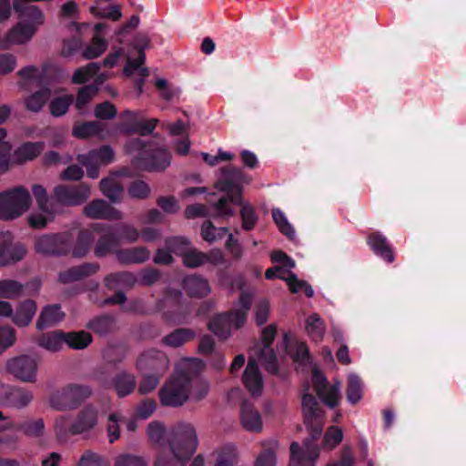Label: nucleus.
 Returning <instances> with one entry per match:
<instances>
[{"label":"nucleus","mask_w":466,"mask_h":466,"mask_svg":"<svg viewBox=\"0 0 466 466\" xmlns=\"http://www.w3.org/2000/svg\"><path fill=\"white\" fill-rule=\"evenodd\" d=\"M203 370V368L198 370L195 374L192 372V370H187V378H188V390H189V399L194 401L202 400L207 397L209 391V382L201 377H198V373Z\"/></svg>","instance_id":"c85d7f7f"},{"label":"nucleus","mask_w":466,"mask_h":466,"mask_svg":"<svg viewBox=\"0 0 466 466\" xmlns=\"http://www.w3.org/2000/svg\"><path fill=\"white\" fill-rule=\"evenodd\" d=\"M97 423V410L91 406H87L77 414L76 418L73 420L71 429L73 434L86 435L96 427Z\"/></svg>","instance_id":"b1692460"},{"label":"nucleus","mask_w":466,"mask_h":466,"mask_svg":"<svg viewBox=\"0 0 466 466\" xmlns=\"http://www.w3.org/2000/svg\"><path fill=\"white\" fill-rule=\"evenodd\" d=\"M92 393L86 385L70 384L56 391L50 398V404L56 410L74 409Z\"/></svg>","instance_id":"9b49d317"},{"label":"nucleus","mask_w":466,"mask_h":466,"mask_svg":"<svg viewBox=\"0 0 466 466\" xmlns=\"http://www.w3.org/2000/svg\"><path fill=\"white\" fill-rule=\"evenodd\" d=\"M137 368L140 370L166 371L169 368V360L165 353L155 350H147L139 356Z\"/></svg>","instance_id":"393cba45"},{"label":"nucleus","mask_w":466,"mask_h":466,"mask_svg":"<svg viewBox=\"0 0 466 466\" xmlns=\"http://www.w3.org/2000/svg\"><path fill=\"white\" fill-rule=\"evenodd\" d=\"M24 285L15 279L0 280V299H14L23 294Z\"/></svg>","instance_id":"49530a36"},{"label":"nucleus","mask_w":466,"mask_h":466,"mask_svg":"<svg viewBox=\"0 0 466 466\" xmlns=\"http://www.w3.org/2000/svg\"><path fill=\"white\" fill-rule=\"evenodd\" d=\"M301 402L310 439L306 440L301 447L298 442L291 443L289 466H315L319 456V448L315 441L322 432L324 412L313 395L309 392L303 394Z\"/></svg>","instance_id":"f257e3e1"},{"label":"nucleus","mask_w":466,"mask_h":466,"mask_svg":"<svg viewBox=\"0 0 466 466\" xmlns=\"http://www.w3.org/2000/svg\"><path fill=\"white\" fill-rule=\"evenodd\" d=\"M93 239L91 232L87 230L81 231L73 248V256L76 258L84 257L88 252Z\"/></svg>","instance_id":"bf43d9fd"},{"label":"nucleus","mask_w":466,"mask_h":466,"mask_svg":"<svg viewBox=\"0 0 466 466\" xmlns=\"http://www.w3.org/2000/svg\"><path fill=\"white\" fill-rule=\"evenodd\" d=\"M149 40L146 35H138L137 38L136 48L139 52V56L137 59H128L127 66L124 68V74L130 76L135 71H137L140 78L137 80V86L138 92H142V86L145 78L147 76V69L142 67V64L145 61L144 49L148 46Z\"/></svg>","instance_id":"6ab92c4d"},{"label":"nucleus","mask_w":466,"mask_h":466,"mask_svg":"<svg viewBox=\"0 0 466 466\" xmlns=\"http://www.w3.org/2000/svg\"><path fill=\"white\" fill-rule=\"evenodd\" d=\"M26 253L25 245L16 241L11 232L0 234V268L17 263L25 257Z\"/></svg>","instance_id":"ddd939ff"},{"label":"nucleus","mask_w":466,"mask_h":466,"mask_svg":"<svg viewBox=\"0 0 466 466\" xmlns=\"http://www.w3.org/2000/svg\"><path fill=\"white\" fill-rule=\"evenodd\" d=\"M125 151L131 157L132 165L145 171H161L170 165V155L155 142H146L142 138L129 139Z\"/></svg>","instance_id":"7ed1b4c3"},{"label":"nucleus","mask_w":466,"mask_h":466,"mask_svg":"<svg viewBox=\"0 0 466 466\" xmlns=\"http://www.w3.org/2000/svg\"><path fill=\"white\" fill-rule=\"evenodd\" d=\"M279 268H282V271H279L278 278L287 282L292 293L304 289L307 297H313V289L305 281L298 279L297 276L290 271L291 268L284 266H279Z\"/></svg>","instance_id":"4c0bfd02"},{"label":"nucleus","mask_w":466,"mask_h":466,"mask_svg":"<svg viewBox=\"0 0 466 466\" xmlns=\"http://www.w3.org/2000/svg\"><path fill=\"white\" fill-rule=\"evenodd\" d=\"M155 85L158 89L161 97L167 101L174 100L178 97L180 94V89L177 86L167 85L164 78L156 79Z\"/></svg>","instance_id":"338daca9"},{"label":"nucleus","mask_w":466,"mask_h":466,"mask_svg":"<svg viewBox=\"0 0 466 466\" xmlns=\"http://www.w3.org/2000/svg\"><path fill=\"white\" fill-rule=\"evenodd\" d=\"M183 288L190 297L194 298H201L210 292L208 280L196 275L186 277L183 280Z\"/></svg>","instance_id":"e433bc0d"},{"label":"nucleus","mask_w":466,"mask_h":466,"mask_svg":"<svg viewBox=\"0 0 466 466\" xmlns=\"http://www.w3.org/2000/svg\"><path fill=\"white\" fill-rule=\"evenodd\" d=\"M369 245L370 248L378 256L381 257L388 262H392L394 259L391 249L387 244L386 238L380 233H373L369 238Z\"/></svg>","instance_id":"79ce46f5"},{"label":"nucleus","mask_w":466,"mask_h":466,"mask_svg":"<svg viewBox=\"0 0 466 466\" xmlns=\"http://www.w3.org/2000/svg\"><path fill=\"white\" fill-rule=\"evenodd\" d=\"M105 281L109 289H116L132 285L134 277L128 272H118L108 275Z\"/></svg>","instance_id":"4d7b16f0"},{"label":"nucleus","mask_w":466,"mask_h":466,"mask_svg":"<svg viewBox=\"0 0 466 466\" xmlns=\"http://www.w3.org/2000/svg\"><path fill=\"white\" fill-rule=\"evenodd\" d=\"M90 13L96 17L106 18L112 21H118L122 16L120 6L117 5H108L104 8L91 6Z\"/></svg>","instance_id":"6e6d98bb"},{"label":"nucleus","mask_w":466,"mask_h":466,"mask_svg":"<svg viewBox=\"0 0 466 466\" xmlns=\"http://www.w3.org/2000/svg\"><path fill=\"white\" fill-rule=\"evenodd\" d=\"M102 193L113 202L120 200L123 187L116 176L103 178L100 182Z\"/></svg>","instance_id":"37998d69"},{"label":"nucleus","mask_w":466,"mask_h":466,"mask_svg":"<svg viewBox=\"0 0 466 466\" xmlns=\"http://www.w3.org/2000/svg\"><path fill=\"white\" fill-rule=\"evenodd\" d=\"M212 466H233L238 458L237 448L233 444H225L211 453Z\"/></svg>","instance_id":"c9c22d12"},{"label":"nucleus","mask_w":466,"mask_h":466,"mask_svg":"<svg viewBox=\"0 0 466 466\" xmlns=\"http://www.w3.org/2000/svg\"><path fill=\"white\" fill-rule=\"evenodd\" d=\"M256 357L249 355L242 380L246 389L253 396H259L263 390V379L258 367Z\"/></svg>","instance_id":"5701e85b"},{"label":"nucleus","mask_w":466,"mask_h":466,"mask_svg":"<svg viewBox=\"0 0 466 466\" xmlns=\"http://www.w3.org/2000/svg\"><path fill=\"white\" fill-rule=\"evenodd\" d=\"M18 75L20 76L18 85L21 88L29 90L32 87H40L39 90L25 98V106L31 112L37 113L41 111L50 96V90L43 86L44 71L30 66L21 69Z\"/></svg>","instance_id":"6e6552de"},{"label":"nucleus","mask_w":466,"mask_h":466,"mask_svg":"<svg viewBox=\"0 0 466 466\" xmlns=\"http://www.w3.org/2000/svg\"><path fill=\"white\" fill-rule=\"evenodd\" d=\"M114 466H147V463L141 456L122 453L116 458Z\"/></svg>","instance_id":"774afa93"},{"label":"nucleus","mask_w":466,"mask_h":466,"mask_svg":"<svg viewBox=\"0 0 466 466\" xmlns=\"http://www.w3.org/2000/svg\"><path fill=\"white\" fill-rule=\"evenodd\" d=\"M73 420L68 416H59L55 420L54 430L59 440H66L68 436L74 435L72 431Z\"/></svg>","instance_id":"13d9d810"},{"label":"nucleus","mask_w":466,"mask_h":466,"mask_svg":"<svg viewBox=\"0 0 466 466\" xmlns=\"http://www.w3.org/2000/svg\"><path fill=\"white\" fill-rule=\"evenodd\" d=\"M67 236L65 234L43 235L35 241V250L46 255L60 254L67 249Z\"/></svg>","instance_id":"412c9836"},{"label":"nucleus","mask_w":466,"mask_h":466,"mask_svg":"<svg viewBox=\"0 0 466 466\" xmlns=\"http://www.w3.org/2000/svg\"><path fill=\"white\" fill-rule=\"evenodd\" d=\"M248 183L249 178L239 168L231 167L221 171V177L216 183V187L223 192L232 191L235 187L238 189V196H231L230 199L233 204L241 206L240 218L243 229L251 230L257 224L258 216L252 205L242 201V187L243 184Z\"/></svg>","instance_id":"0eeeda50"},{"label":"nucleus","mask_w":466,"mask_h":466,"mask_svg":"<svg viewBox=\"0 0 466 466\" xmlns=\"http://www.w3.org/2000/svg\"><path fill=\"white\" fill-rule=\"evenodd\" d=\"M236 283L240 289V296L231 312L215 316L208 322L209 329L219 337L227 338L231 329H238L245 324L255 295L253 289L243 288L241 279H238Z\"/></svg>","instance_id":"423d86ee"},{"label":"nucleus","mask_w":466,"mask_h":466,"mask_svg":"<svg viewBox=\"0 0 466 466\" xmlns=\"http://www.w3.org/2000/svg\"><path fill=\"white\" fill-rule=\"evenodd\" d=\"M277 334V325L270 324L261 331L260 340L250 348L249 355L256 357L258 360L271 373L278 371L277 356L271 348Z\"/></svg>","instance_id":"9d476101"},{"label":"nucleus","mask_w":466,"mask_h":466,"mask_svg":"<svg viewBox=\"0 0 466 466\" xmlns=\"http://www.w3.org/2000/svg\"><path fill=\"white\" fill-rule=\"evenodd\" d=\"M363 383L360 378L350 373L348 376L347 400L351 404L358 403L362 398Z\"/></svg>","instance_id":"de8ad7c7"},{"label":"nucleus","mask_w":466,"mask_h":466,"mask_svg":"<svg viewBox=\"0 0 466 466\" xmlns=\"http://www.w3.org/2000/svg\"><path fill=\"white\" fill-rule=\"evenodd\" d=\"M107 47V42L100 35H94L91 43L84 50L83 56L86 59H93L101 56Z\"/></svg>","instance_id":"5fc2aeb1"},{"label":"nucleus","mask_w":466,"mask_h":466,"mask_svg":"<svg viewBox=\"0 0 466 466\" xmlns=\"http://www.w3.org/2000/svg\"><path fill=\"white\" fill-rule=\"evenodd\" d=\"M305 329L314 341H321L326 328L323 319L318 314L313 313L307 318Z\"/></svg>","instance_id":"c03bdc74"},{"label":"nucleus","mask_w":466,"mask_h":466,"mask_svg":"<svg viewBox=\"0 0 466 466\" xmlns=\"http://www.w3.org/2000/svg\"><path fill=\"white\" fill-rule=\"evenodd\" d=\"M262 451L254 461V466H277V453L279 451V443L275 439H269L261 442Z\"/></svg>","instance_id":"7c9ffc66"},{"label":"nucleus","mask_w":466,"mask_h":466,"mask_svg":"<svg viewBox=\"0 0 466 466\" xmlns=\"http://www.w3.org/2000/svg\"><path fill=\"white\" fill-rule=\"evenodd\" d=\"M117 233V237L116 238L118 240L134 243L137 242L140 238V232L138 229L131 225V224H121L118 225L116 228Z\"/></svg>","instance_id":"052dcab7"},{"label":"nucleus","mask_w":466,"mask_h":466,"mask_svg":"<svg viewBox=\"0 0 466 466\" xmlns=\"http://www.w3.org/2000/svg\"><path fill=\"white\" fill-rule=\"evenodd\" d=\"M56 200L64 205L75 206L84 203L91 194L90 187L80 184L76 187L56 186L54 189Z\"/></svg>","instance_id":"a211bd4d"},{"label":"nucleus","mask_w":466,"mask_h":466,"mask_svg":"<svg viewBox=\"0 0 466 466\" xmlns=\"http://www.w3.org/2000/svg\"><path fill=\"white\" fill-rule=\"evenodd\" d=\"M343 438L344 433L339 427L330 426L323 435L322 446L326 450H333L342 441Z\"/></svg>","instance_id":"3c124183"},{"label":"nucleus","mask_w":466,"mask_h":466,"mask_svg":"<svg viewBox=\"0 0 466 466\" xmlns=\"http://www.w3.org/2000/svg\"><path fill=\"white\" fill-rule=\"evenodd\" d=\"M283 350L290 356L298 366H304L309 362V350L307 345L295 339L289 333L283 334V339L279 346V350Z\"/></svg>","instance_id":"aec40b11"},{"label":"nucleus","mask_w":466,"mask_h":466,"mask_svg":"<svg viewBox=\"0 0 466 466\" xmlns=\"http://www.w3.org/2000/svg\"><path fill=\"white\" fill-rule=\"evenodd\" d=\"M55 218V211L52 206L37 207L27 217L28 225L35 229H42L47 226Z\"/></svg>","instance_id":"58836bf2"},{"label":"nucleus","mask_w":466,"mask_h":466,"mask_svg":"<svg viewBox=\"0 0 466 466\" xmlns=\"http://www.w3.org/2000/svg\"><path fill=\"white\" fill-rule=\"evenodd\" d=\"M227 233L228 228H216L210 221H205L202 225L201 236L208 243L223 238Z\"/></svg>","instance_id":"864d4df0"},{"label":"nucleus","mask_w":466,"mask_h":466,"mask_svg":"<svg viewBox=\"0 0 466 466\" xmlns=\"http://www.w3.org/2000/svg\"><path fill=\"white\" fill-rule=\"evenodd\" d=\"M98 269L99 265L96 263H85L81 266L74 267L61 272L58 276V279L64 284L70 283L91 276L96 273Z\"/></svg>","instance_id":"2f4dec72"},{"label":"nucleus","mask_w":466,"mask_h":466,"mask_svg":"<svg viewBox=\"0 0 466 466\" xmlns=\"http://www.w3.org/2000/svg\"><path fill=\"white\" fill-rule=\"evenodd\" d=\"M204 368L199 359H184L176 366V372L160 390V400L165 406L177 407L183 405L189 399L188 378L187 370H192L195 374Z\"/></svg>","instance_id":"39448f33"},{"label":"nucleus","mask_w":466,"mask_h":466,"mask_svg":"<svg viewBox=\"0 0 466 466\" xmlns=\"http://www.w3.org/2000/svg\"><path fill=\"white\" fill-rule=\"evenodd\" d=\"M92 341V337L88 332L77 331L65 334V343L75 350H83Z\"/></svg>","instance_id":"8fccbe9b"},{"label":"nucleus","mask_w":466,"mask_h":466,"mask_svg":"<svg viewBox=\"0 0 466 466\" xmlns=\"http://www.w3.org/2000/svg\"><path fill=\"white\" fill-rule=\"evenodd\" d=\"M121 413L113 412L109 414L106 422V433L110 443L115 442L120 437L119 422L122 420Z\"/></svg>","instance_id":"680f3d73"},{"label":"nucleus","mask_w":466,"mask_h":466,"mask_svg":"<svg viewBox=\"0 0 466 466\" xmlns=\"http://www.w3.org/2000/svg\"><path fill=\"white\" fill-rule=\"evenodd\" d=\"M73 136L76 138H87L98 136L101 139L108 138L111 134L106 125L98 121H90L76 124L73 127Z\"/></svg>","instance_id":"bb28decb"},{"label":"nucleus","mask_w":466,"mask_h":466,"mask_svg":"<svg viewBox=\"0 0 466 466\" xmlns=\"http://www.w3.org/2000/svg\"><path fill=\"white\" fill-rule=\"evenodd\" d=\"M115 153L111 147L104 146L87 154L77 156V160L86 167L87 176L96 178L100 167L107 165L114 160Z\"/></svg>","instance_id":"2eb2a0df"},{"label":"nucleus","mask_w":466,"mask_h":466,"mask_svg":"<svg viewBox=\"0 0 466 466\" xmlns=\"http://www.w3.org/2000/svg\"><path fill=\"white\" fill-rule=\"evenodd\" d=\"M106 79L105 74L99 73L97 63H91L86 66L76 69L73 75L72 81L75 84H83L94 80L95 86H100Z\"/></svg>","instance_id":"c756f323"},{"label":"nucleus","mask_w":466,"mask_h":466,"mask_svg":"<svg viewBox=\"0 0 466 466\" xmlns=\"http://www.w3.org/2000/svg\"><path fill=\"white\" fill-rule=\"evenodd\" d=\"M227 197L221 198L214 206V216L221 218H229L234 216L235 211L229 207L228 202H231V196H238V189L235 187L232 191L226 192Z\"/></svg>","instance_id":"09e8293b"},{"label":"nucleus","mask_w":466,"mask_h":466,"mask_svg":"<svg viewBox=\"0 0 466 466\" xmlns=\"http://www.w3.org/2000/svg\"><path fill=\"white\" fill-rule=\"evenodd\" d=\"M312 385L320 400L329 408L336 407L340 400L339 383L330 385L324 374L316 367L312 370Z\"/></svg>","instance_id":"4468645a"},{"label":"nucleus","mask_w":466,"mask_h":466,"mask_svg":"<svg viewBox=\"0 0 466 466\" xmlns=\"http://www.w3.org/2000/svg\"><path fill=\"white\" fill-rule=\"evenodd\" d=\"M198 446V438L193 424L181 421L171 431L168 449L157 456V466H184Z\"/></svg>","instance_id":"f03ea898"},{"label":"nucleus","mask_w":466,"mask_h":466,"mask_svg":"<svg viewBox=\"0 0 466 466\" xmlns=\"http://www.w3.org/2000/svg\"><path fill=\"white\" fill-rule=\"evenodd\" d=\"M29 190L19 186L0 193V219L13 220L24 215L31 207Z\"/></svg>","instance_id":"1a4fd4ad"},{"label":"nucleus","mask_w":466,"mask_h":466,"mask_svg":"<svg viewBox=\"0 0 466 466\" xmlns=\"http://www.w3.org/2000/svg\"><path fill=\"white\" fill-rule=\"evenodd\" d=\"M240 423L246 431L250 432H259L263 428L260 413L248 404H244L241 408Z\"/></svg>","instance_id":"473e14b6"},{"label":"nucleus","mask_w":466,"mask_h":466,"mask_svg":"<svg viewBox=\"0 0 466 466\" xmlns=\"http://www.w3.org/2000/svg\"><path fill=\"white\" fill-rule=\"evenodd\" d=\"M167 244L174 254L182 258L185 266L197 268L205 264V253L188 247V241L183 237H174L167 239Z\"/></svg>","instance_id":"f3484780"},{"label":"nucleus","mask_w":466,"mask_h":466,"mask_svg":"<svg viewBox=\"0 0 466 466\" xmlns=\"http://www.w3.org/2000/svg\"><path fill=\"white\" fill-rule=\"evenodd\" d=\"M112 387L118 397H125L130 394L136 387V380L132 374L126 371H119L113 380Z\"/></svg>","instance_id":"a19ab883"},{"label":"nucleus","mask_w":466,"mask_h":466,"mask_svg":"<svg viewBox=\"0 0 466 466\" xmlns=\"http://www.w3.org/2000/svg\"><path fill=\"white\" fill-rule=\"evenodd\" d=\"M11 108L8 106H0V124L4 123L9 116ZM12 144L7 138L6 130L0 127V173L6 172L11 165Z\"/></svg>","instance_id":"4be33fe9"},{"label":"nucleus","mask_w":466,"mask_h":466,"mask_svg":"<svg viewBox=\"0 0 466 466\" xmlns=\"http://www.w3.org/2000/svg\"><path fill=\"white\" fill-rule=\"evenodd\" d=\"M272 218L281 233H283L289 238H294L295 231H294L292 226L288 221L285 214L280 209L273 208L272 209Z\"/></svg>","instance_id":"e2e57ef3"},{"label":"nucleus","mask_w":466,"mask_h":466,"mask_svg":"<svg viewBox=\"0 0 466 466\" xmlns=\"http://www.w3.org/2000/svg\"><path fill=\"white\" fill-rule=\"evenodd\" d=\"M32 400L33 394L31 391L20 388H12L7 404L21 409L27 406Z\"/></svg>","instance_id":"603ef678"},{"label":"nucleus","mask_w":466,"mask_h":466,"mask_svg":"<svg viewBox=\"0 0 466 466\" xmlns=\"http://www.w3.org/2000/svg\"><path fill=\"white\" fill-rule=\"evenodd\" d=\"M14 9L18 14V23L5 34L0 43L1 48L26 44L45 21L43 12L36 5H28L22 7L15 0Z\"/></svg>","instance_id":"20e7f679"},{"label":"nucleus","mask_w":466,"mask_h":466,"mask_svg":"<svg viewBox=\"0 0 466 466\" xmlns=\"http://www.w3.org/2000/svg\"><path fill=\"white\" fill-rule=\"evenodd\" d=\"M84 213L88 218L96 219L118 220L123 218L119 210L102 199L94 200L86 205L84 208Z\"/></svg>","instance_id":"a878e982"},{"label":"nucleus","mask_w":466,"mask_h":466,"mask_svg":"<svg viewBox=\"0 0 466 466\" xmlns=\"http://www.w3.org/2000/svg\"><path fill=\"white\" fill-rule=\"evenodd\" d=\"M36 310L37 305L35 301L25 299L16 305L12 321L18 328L27 327L32 322Z\"/></svg>","instance_id":"cd10ccee"},{"label":"nucleus","mask_w":466,"mask_h":466,"mask_svg":"<svg viewBox=\"0 0 466 466\" xmlns=\"http://www.w3.org/2000/svg\"><path fill=\"white\" fill-rule=\"evenodd\" d=\"M65 318V313L57 304L44 307L39 314L36 328L44 329L56 325Z\"/></svg>","instance_id":"72a5a7b5"},{"label":"nucleus","mask_w":466,"mask_h":466,"mask_svg":"<svg viewBox=\"0 0 466 466\" xmlns=\"http://www.w3.org/2000/svg\"><path fill=\"white\" fill-rule=\"evenodd\" d=\"M120 120L116 129L123 134H150L155 129L157 123L156 119L144 121L139 112L130 110L123 112L120 115Z\"/></svg>","instance_id":"dca6fc26"},{"label":"nucleus","mask_w":466,"mask_h":466,"mask_svg":"<svg viewBox=\"0 0 466 466\" xmlns=\"http://www.w3.org/2000/svg\"><path fill=\"white\" fill-rule=\"evenodd\" d=\"M73 102L71 95H65L53 99L50 103V112L54 116L65 115Z\"/></svg>","instance_id":"0e129e2a"},{"label":"nucleus","mask_w":466,"mask_h":466,"mask_svg":"<svg viewBox=\"0 0 466 466\" xmlns=\"http://www.w3.org/2000/svg\"><path fill=\"white\" fill-rule=\"evenodd\" d=\"M65 344V333L53 331L42 335L38 339V345L49 351H57Z\"/></svg>","instance_id":"a18cd8bd"},{"label":"nucleus","mask_w":466,"mask_h":466,"mask_svg":"<svg viewBox=\"0 0 466 466\" xmlns=\"http://www.w3.org/2000/svg\"><path fill=\"white\" fill-rule=\"evenodd\" d=\"M44 150L42 142H27L17 147L13 155V161L24 163L38 157Z\"/></svg>","instance_id":"ea45409f"},{"label":"nucleus","mask_w":466,"mask_h":466,"mask_svg":"<svg viewBox=\"0 0 466 466\" xmlns=\"http://www.w3.org/2000/svg\"><path fill=\"white\" fill-rule=\"evenodd\" d=\"M150 252L145 247H135L116 251L117 260L124 264H138L149 258Z\"/></svg>","instance_id":"f704fd0d"},{"label":"nucleus","mask_w":466,"mask_h":466,"mask_svg":"<svg viewBox=\"0 0 466 466\" xmlns=\"http://www.w3.org/2000/svg\"><path fill=\"white\" fill-rule=\"evenodd\" d=\"M193 337L188 329H177L164 338L165 344L170 347H180Z\"/></svg>","instance_id":"69168bd1"},{"label":"nucleus","mask_w":466,"mask_h":466,"mask_svg":"<svg viewBox=\"0 0 466 466\" xmlns=\"http://www.w3.org/2000/svg\"><path fill=\"white\" fill-rule=\"evenodd\" d=\"M39 360L33 355H20L7 360L6 369L16 379L23 382H35L38 370Z\"/></svg>","instance_id":"f8f14e48"}]
</instances>
